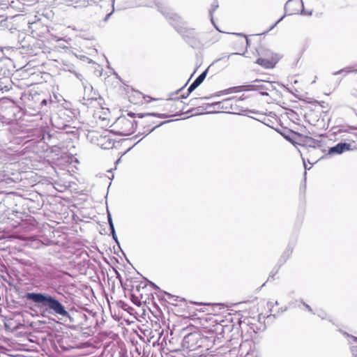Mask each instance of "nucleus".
<instances>
[{"label": "nucleus", "instance_id": "1", "mask_svg": "<svg viewBox=\"0 0 357 357\" xmlns=\"http://www.w3.org/2000/svg\"><path fill=\"white\" fill-rule=\"evenodd\" d=\"M24 298L33 303L38 307L44 308L49 314L60 315L71 320V317L65 306L56 297L50 294L27 292Z\"/></svg>", "mask_w": 357, "mask_h": 357}, {"label": "nucleus", "instance_id": "2", "mask_svg": "<svg viewBox=\"0 0 357 357\" xmlns=\"http://www.w3.org/2000/svg\"><path fill=\"white\" fill-rule=\"evenodd\" d=\"M162 15L169 21L170 24L174 27L178 32L185 39L186 42L193 48H197L201 45L199 34L194 29L183 27L180 16L170 10H162Z\"/></svg>", "mask_w": 357, "mask_h": 357}, {"label": "nucleus", "instance_id": "3", "mask_svg": "<svg viewBox=\"0 0 357 357\" xmlns=\"http://www.w3.org/2000/svg\"><path fill=\"white\" fill-rule=\"evenodd\" d=\"M138 124V121H131L125 116H120L114 123L115 132L120 136L132 134Z\"/></svg>", "mask_w": 357, "mask_h": 357}, {"label": "nucleus", "instance_id": "4", "mask_svg": "<svg viewBox=\"0 0 357 357\" xmlns=\"http://www.w3.org/2000/svg\"><path fill=\"white\" fill-rule=\"evenodd\" d=\"M154 114H155L154 116H153L151 118L143 117L142 119H144V120H142L141 121H137L138 124L142 126L144 128V131L142 134H145L146 135H147L149 133H151V132H153L155 128L160 127V126H162L165 123H169L171 121H162V122L156 123V122L154 121V119L155 117L167 118L168 116L165 114H157L155 113H154Z\"/></svg>", "mask_w": 357, "mask_h": 357}, {"label": "nucleus", "instance_id": "5", "mask_svg": "<svg viewBox=\"0 0 357 357\" xmlns=\"http://www.w3.org/2000/svg\"><path fill=\"white\" fill-rule=\"evenodd\" d=\"M81 82L84 87L82 103L85 105H90L99 98V94L93 91V86L87 81L82 79Z\"/></svg>", "mask_w": 357, "mask_h": 357}, {"label": "nucleus", "instance_id": "6", "mask_svg": "<svg viewBox=\"0 0 357 357\" xmlns=\"http://www.w3.org/2000/svg\"><path fill=\"white\" fill-rule=\"evenodd\" d=\"M249 90H258L262 96H268L267 91H271L273 90V86L271 82L264 81L260 79H255L253 84L248 86Z\"/></svg>", "mask_w": 357, "mask_h": 357}, {"label": "nucleus", "instance_id": "7", "mask_svg": "<svg viewBox=\"0 0 357 357\" xmlns=\"http://www.w3.org/2000/svg\"><path fill=\"white\" fill-rule=\"evenodd\" d=\"M266 58L260 57L257 59L256 63L262 67L269 69L273 68L278 61V58L276 54H273L270 51H267Z\"/></svg>", "mask_w": 357, "mask_h": 357}, {"label": "nucleus", "instance_id": "8", "mask_svg": "<svg viewBox=\"0 0 357 357\" xmlns=\"http://www.w3.org/2000/svg\"><path fill=\"white\" fill-rule=\"evenodd\" d=\"M302 8L301 13L305 14L304 6L302 0H288L284 5V11L288 15L297 13L299 8Z\"/></svg>", "mask_w": 357, "mask_h": 357}, {"label": "nucleus", "instance_id": "9", "mask_svg": "<svg viewBox=\"0 0 357 357\" xmlns=\"http://www.w3.org/2000/svg\"><path fill=\"white\" fill-rule=\"evenodd\" d=\"M243 100V98H236V97H232L229 98L225 99L222 101L213 102L210 105V107H217V109H224L225 110V112L229 110V108L232 107V102H234L235 107H236V103H238L239 102L242 101Z\"/></svg>", "mask_w": 357, "mask_h": 357}, {"label": "nucleus", "instance_id": "10", "mask_svg": "<svg viewBox=\"0 0 357 357\" xmlns=\"http://www.w3.org/2000/svg\"><path fill=\"white\" fill-rule=\"evenodd\" d=\"M351 150H352L351 144L347 142H340L335 146L328 149V155H340Z\"/></svg>", "mask_w": 357, "mask_h": 357}, {"label": "nucleus", "instance_id": "11", "mask_svg": "<svg viewBox=\"0 0 357 357\" xmlns=\"http://www.w3.org/2000/svg\"><path fill=\"white\" fill-rule=\"evenodd\" d=\"M207 73L208 70L206 69L194 80V82L190 85L189 88L188 89V95H190L195 89H197L203 82V81L206 77Z\"/></svg>", "mask_w": 357, "mask_h": 357}, {"label": "nucleus", "instance_id": "12", "mask_svg": "<svg viewBox=\"0 0 357 357\" xmlns=\"http://www.w3.org/2000/svg\"><path fill=\"white\" fill-rule=\"evenodd\" d=\"M52 125L57 129L59 130H67L68 128H70V126L68 125V124H66L64 123H60L59 122V119H58V117H54L52 119Z\"/></svg>", "mask_w": 357, "mask_h": 357}, {"label": "nucleus", "instance_id": "13", "mask_svg": "<svg viewBox=\"0 0 357 357\" xmlns=\"http://www.w3.org/2000/svg\"><path fill=\"white\" fill-rule=\"evenodd\" d=\"M42 273L45 278L47 279H53L56 278L55 275V270L52 267H46L43 271Z\"/></svg>", "mask_w": 357, "mask_h": 357}, {"label": "nucleus", "instance_id": "14", "mask_svg": "<svg viewBox=\"0 0 357 357\" xmlns=\"http://www.w3.org/2000/svg\"><path fill=\"white\" fill-rule=\"evenodd\" d=\"M155 114L154 113H134V112H130L128 113V116L132 117V118H135V117H138L139 119H142L143 117H146V118H151L153 116H154Z\"/></svg>", "mask_w": 357, "mask_h": 357}, {"label": "nucleus", "instance_id": "15", "mask_svg": "<svg viewBox=\"0 0 357 357\" xmlns=\"http://www.w3.org/2000/svg\"><path fill=\"white\" fill-rule=\"evenodd\" d=\"M65 71H68L75 75V76L80 81H82L83 76L79 73L77 72L74 68V66L70 65H66V67L63 68Z\"/></svg>", "mask_w": 357, "mask_h": 357}, {"label": "nucleus", "instance_id": "16", "mask_svg": "<svg viewBox=\"0 0 357 357\" xmlns=\"http://www.w3.org/2000/svg\"><path fill=\"white\" fill-rule=\"evenodd\" d=\"M352 72H357V68H356L355 66H348V67H346V68L341 69L338 71L334 72L333 73V75H340L343 73L345 74H347V73H352Z\"/></svg>", "mask_w": 357, "mask_h": 357}, {"label": "nucleus", "instance_id": "17", "mask_svg": "<svg viewBox=\"0 0 357 357\" xmlns=\"http://www.w3.org/2000/svg\"><path fill=\"white\" fill-rule=\"evenodd\" d=\"M246 112V110H243L242 109H239L238 106V103H236V107H235L234 102H232V107L229 108V111H227V113L229 114H241V112Z\"/></svg>", "mask_w": 357, "mask_h": 357}, {"label": "nucleus", "instance_id": "18", "mask_svg": "<svg viewBox=\"0 0 357 357\" xmlns=\"http://www.w3.org/2000/svg\"><path fill=\"white\" fill-rule=\"evenodd\" d=\"M293 246L289 245L286 249V250L284 251L283 255H282V258H284V260H286L287 258H289V257L291 255L292 252H293Z\"/></svg>", "mask_w": 357, "mask_h": 357}, {"label": "nucleus", "instance_id": "19", "mask_svg": "<svg viewBox=\"0 0 357 357\" xmlns=\"http://www.w3.org/2000/svg\"><path fill=\"white\" fill-rule=\"evenodd\" d=\"M107 220H108V224L109 225V229H113V227H114V223L112 221V215L108 210H107Z\"/></svg>", "mask_w": 357, "mask_h": 357}, {"label": "nucleus", "instance_id": "20", "mask_svg": "<svg viewBox=\"0 0 357 357\" xmlns=\"http://www.w3.org/2000/svg\"><path fill=\"white\" fill-rule=\"evenodd\" d=\"M110 230H111V234H112L113 239L118 244V245H119V242L118 241V238L116 236L114 227H113V229H110Z\"/></svg>", "mask_w": 357, "mask_h": 357}, {"label": "nucleus", "instance_id": "21", "mask_svg": "<svg viewBox=\"0 0 357 357\" xmlns=\"http://www.w3.org/2000/svg\"><path fill=\"white\" fill-rule=\"evenodd\" d=\"M165 296H167V299H169L170 301H177V296H173L169 293L165 292Z\"/></svg>", "mask_w": 357, "mask_h": 357}, {"label": "nucleus", "instance_id": "22", "mask_svg": "<svg viewBox=\"0 0 357 357\" xmlns=\"http://www.w3.org/2000/svg\"><path fill=\"white\" fill-rule=\"evenodd\" d=\"M218 7V5L213 6V8L210 10V15H211V22H212L213 24H215V23H214V21H213V13L215 10V9H216ZM214 26H215L216 29L219 31V29H218V27H217L215 25H214Z\"/></svg>", "mask_w": 357, "mask_h": 357}, {"label": "nucleus", "instance_id": "23", "mask_svg": "<svg viewBox=\"0 0 357 357\" xmlns=\"http://www.w3.org/2000/svg\"><path fill=\"white\" fill-rule=\"evenodd\" d=\"M237 35L241 37V44L246 43L247 45H248L249 40L245 36H243L242 34H240V33H238Z\"/></svg>", "mask_w": 357, "mask_h": 357}, {"label": "nucleus", "instance_id": "24", "mask_svg": "<svg viewBox=\"0 0 357 357\" xmlns=\"http://www.w3.org/2000/svg\"><path fill=\"white\" fill-rule=\"evenodd\" d=\"M236 87L229 88V89H226V90H225V91H222V93L223 94H228V93H229L236 92L237 91L236 90Z\"/></svg>", "mask_w": 357, "mask_h": 357}, {"label": "nucleus", "instance_id": "25", "mask_svg": "<svg viewBox=\"0 0 357 357\" xmlns=\"http://www.w3.org/2000/svg\"><path fill=\"white\" fill-rule=\"evenodd\" d=\"M317 315L322 319H324L326 318V313L324 311H319L317 312Z\"/></svg>", "mask_w": 357, "mask_h": 357}, {"label": "nucleus", "instance_id": "26", "mask_svg": "<svg viewBox=\"0 0 357 357\" xmlns=\"http://www.w3.org/2000/svg\"><path fill=\"white\" fill-rule=\"evenodd\" d=\"M118 0H112V6H113V8L114 9V6L115 4H116V10H121V9H123L124 7L123 6H119L116 3Z\"/></svg>", "mask_w": 357, "mask_h": 357}, {"label": "nucleus", "instance_id": "27", "mask_svg": "<svg viewBox=\"0 0 357 357\" xmlns=\"http://www.w3.org/2000/svg\"><path fill=\"white\" fill-rule=\"evenodd\" d=\"M50 102L51 103L52 102V100H47V99H43L41 100L40 102V106L41 107H43V106L45 105H47V104Z\"/></svg>", "mask_w": 357, "mask_h": 357}, {"label": "nucleus", "instance_id": "28", "mask_svg": "<svg viewBox=\"0 0 357 357\" xmlns=\"http://www.w3.org/2000/svg\"><path fill=\"white\" fill-rule=\"evenodd\" d=\"M302 303H303V305L306 307V309H307L309 312H312V314H314V312H313V310H312V307H311L309 305H307V303H305V302H303V301L302 302Z\"/></svg>", "mask_w": 357, "mask_h": 357}, {"label": "nucleus", "instance_id": "29", "mask_svg": "<svg viewBox=\"0 0 357 357\" xmlns=\"http://www.w3.org/2000/svg\"><path fill=\"white\" fill-rule=\"evenodd\" d=\"M283 18H284V16L281 17L278 21L275 22V23L272 26H271L269 30H271L272 29H273L280 22H281Z\"/></svg>", "mask_w": 357, "mask_h": 357}, {"label": "nucleus", "instance_id": "30", "mask_svg": "<svg viewBox=\"0 0 357 357\" xmlns=\"http://www.w3.org/2000/svg\"><path fill=\"white\" fill-rule=\"evenodd\" d=\"M132 302H133L135 304L137 305H140V303H140V301L138 300V298H137V297H136V298H135V299H134V298H132Z\"/></svg>", "mask_w": 357, "mask_h": 357}, {"label": "nucleus", "instance_id": "31", "mask_svg": "<svg viewBox=\"0 0 357 357\" xmlns=\"http://www.w3.org/2000/svg\"><path fill=\"white\" fill-rule=\"evenodd\" d=\"M245 357H254V354H253V352L248 351V352L245 354Z\"/></svg>", "mask_w": 357, "mask_h": 357}, {"label": "nucleus", "instance_id": "32", "mask_svg": "<svg viewBox=\"0 0 357 357\" xmlns=\"http://www.w3.org/2000/svg\"><path fill=\"white\" fill-rule=\"evenodd\" d=\"M215 330L216 331H220V330L221 331H223V326L222 324L217 325Z\"/></svg>", "mask_w": 357, "mask_h": 357}, {"label": "nucleus", "instance_id": "33", "mask_svg": "<svg viewBox=\"0 0 357 357\" xmlns=\"http://www.w3.org/2000/svg\"><path fill=\"white\" fill-rule=\"evenodd\" d=\"M79 2L80 3V6H86V0H79ZM76 3H78V1H76Z\"/></svg>", "mask_w": 357, "mask_h": 357}, {"label": "nucleus", "instance_id": "34", "mask_svg": "<svg viewBox=\"0 0 357 357\" xmlns=\"http://www.w3.org/2000/svg\"><path fill=\"white\" fill-rule=\"evenodd\" d=\"M245 54V52H243V53H235V52H233L231 53V54L229 55V57L232 56V55H234V54H241V55H243Z\"/></svg>", "mask_w": 357, "mask_h": 357}, {"label": "nucleus", "instance_id": "35", "mask_svg": "<svg viewBox=\"0 0 357 357\" xmlns=\"http://www.w3.org/2000/svg\"><path fill=\"white\" fill-rule=\"evenodd\" d=\"M245 346H246V344H241V345L240 349H241V351L242 354L243 353V349H244V347H245Z\"/></svg>", "mask_w": 357, "mask_h": 357}, {"label": "nucleus", "instance_id": "36", "mask_svg": "<svg viewBox=\"0 0 357 357\" xmlns=\"http://www.w3.org/2000/svg\"><path fill=\"white\" fill-rule=\"evenodd\" d=\"M189 95H188V93L186 94H183L181 96V98H186Z\"/></svg>", "mask_w": 357, "mask_h": 357}, {"label": "nucleus", "instance_id": "37", "mask_svg": "<svg viewBox=\"0 0 357 357\" xmlns=\"http://www.w3.org/2000/svg\"><path fill=\"white\" fill-rule=\"evenodd\" d=\"M151 284L153 285V287L155 288V289H158V287L157 285H155V284L152 283L151 282Z\"/></svg>", "mask_w": 357, "mask_h": 357}, {"label": "nucleus", "instance_id": "38", "mask_svg": "<svg viewBox=\"0 0 357 357\" xmlns=\"http://www.w3.org/2000/svg\"><path fill=\"white\" fill-rule=\"evenodd\" d=\"M249 112H251V113H253V114H256L257 112L256 111H254V110H248Z\"/></svg>", "mask_w": 357, "mask_h": 357}, {"label": "nucleus", "instance_id": "39", "mask_svg": "<svg viewBox=\"0 0 357 357\" xmlns=\"http://www.w3.org/2000/svg\"><path fill=\"white\" fill-rule=\"evenodd\" d=\"M281 134L284 137V138L288 139V137H287V135H284V134H283V133H281Z\"/></svg>", "mask_w": 357, "mask_h": 357}, {"label": "nucleus", "instance_id": "40", "mask_svg": "<svg viewBox=\"0 0 357 357\" xmlns=\"http://www.w3.org/2000/svg\"><path fill=\"white\" fill-rule=\"evenodd\" d=\"M111 14H112V13H109V14L107 15L105 18H106V19H107V18H108V17L111 15Z\"/></svg>", "mask_w": 357, "mask_h": 357}, {"label": "nucleus", "instance_id": "41", "mask_svg": "<svg viewBox=\"0 0 357 357\" xmlns=\"http://www.w3.org/2000/svg\"><path fill=\"white\" fill-rule=\"evenodd\" d=\"M83 317L85 318V319H87V317H86V314H83Z\"/></svg>", "mask_w": 357, "mask_h": 357}]
</instances>
